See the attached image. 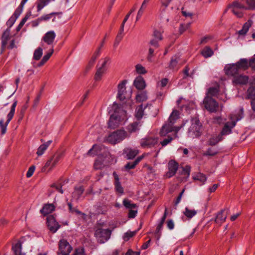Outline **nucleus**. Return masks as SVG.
Here are the masks:
<instances>
[{"label": "nucleus", "mask_w": 255, "mask_h": 255, "mask_svg": "<svg viewBox=\"0 0 255 255\" xmlns=\"http://www.w3.org/2000/svg\"><path fill=\"white\" fill-rule=\"evenodd\" d=\"M112 110L114 113L110 116L108 126L111 128H115L127 119V113L123 107L116 104L113 105Z\"/></svg>", "instance_id": "obj_1"}, {"label": "nucleus", "mask_w": 255, "mask_h": 255, "mask_svg": "<svg viewBox=\"0 0 255 255\" xmlns=\"http://www.w3.org/2000/svg\"><path fill=\"white\" fill-rule=\"evenodd\" d=\"M180 113L178 111L174 110L171 114L167 123L164 124L160 131V135L162 137L166 136L168 133L172 131L178 132L181 128L180 127L174 126L176 121L179 119Z\"/></svg>", "instance_id": "obj_2"}, {"label": "nucleus", "mask_w": 255, "mask_h": 255, "mask_svg": "<svg viewBox=\"0 0 255 255\" xmlns=\"http://www.w3.org/2000/svg\"><path fill=\"white\" fill-rule=\"evenodd\" d=\"M247 69V59L242 58L236 63L227 64L224 68V71L226 75L233 76L234 78L239 75L241 70H246Z\"/></svg>", "instance_id": "obj_3"}, {"label": "nucleus", "mask_w": 255, "mask_h": 255, "mask_svg": "<svg viewBox=\"0 0 255 255\" xmlns=\"http://www.w3.org/2000/svg\"><path fill=\"white\" fill-rule=\"evenodd\" d=\"M235 15L239 17H242L244 10L255 9V0H246V5H244L239 1H234L229 6Z\"/></svg>", "instance_id": "obj_4"}, {"label": "nucleus", "mask_w": 255, "mask_h": 255, "mask_svg": "<svg viewBox=\"0 0 255 255\" xmlns=\"http://www.w3.org/2000/svg\"><path fill=\"white\" fill-rule=\"evenodd\" d=\"M244 116L243 108H241L238 111L231 116V122H227L225 124L221 134L223 135L229 134L232 132V129L236 125V122L241 120Z\"/></svg>", "instance_id": "obj_5"}, {"label": "nucleus", "mask_w": 255, "mask_h": 255, "mask_svg": "<svg viewBox=\"0 0 255 255\" xmlns=\"http://www.w3.org/2000/svg\"><path fill=\"white\" fill-rule=\"evenodd\" d=\"M202 132V125L197 117L192 118L191 120V126L188 131V136L192 138L199 137Z\"/></svg>", "instance_id": "obj_6"}, {"label": "nucleus", "mask_w": 255, "mask_h": 255, "mask_svg": "<svg viewBox=\"0 0 255 255\" xmlns=\"http://www.w3.org/2000/svg\"><path fill=\"white\" fill-rule=\"evenodd\" d=\"M128 136V133L124 130H117L110 133L107 137V141L109 143L115 144L120 142L127 137Z\"/></svg>", "instance_id": "obj_7"}, {"label": "nucleus", "mask_w": 255, "mask_h": 255, "mask_svg": "<svg viewBox=\"0 0 255 255\" xmlns=\"http://www.w3.org/2000/svg\"><path fill=\"white\" fill-rule=\"evenodd\" d=\"M16 105L17 101H15L11 106L10 110L7 115V120L5 123H4L3 119L0 120V129L2 135L6 133L7 125L14 116Z\"/></svg>", "instance_id": "obj_8"}, {"label": "nucleus", "mask_w": 255, "mask_h": 255, "mask_svg": "<svg viewBox=\"0 0 255 255\" xmlns=\"http://www.w3.org/2000/svg\"><path fill=\"white\" fill-rule=\"evenodd\" d=\"M111 234L112 231L109 229L98 228L95 231V237L98 243L104 244L110 239Z\"/></svg>", "instance_id": "obj_9"}, {"label": "nucleus", "mask_w": 255, "mask_h": 255, "mask_svg": "<svg viewBox=\"0 0 255 255\" xmlns=\"http://www.w3.org/2000/svg\"><path fill=\"white\" fill-rule=\"evenodd\" d=\"M158 140V138L155 136L147 135L140 140V144L142 148H149L154 146Z\"/></svg>", "instance_id": "obj_10"}, {"label": "nucleus", "mask_w": 255, "mask_h": 255, "mask_svg": "<svg viewBox=\"0 0 255 255\" xmlns=\"http://www.w3.org/2000/svg\"><path fill=\"white\" fill-rule=\"evenodd\" d=\"M72 249L71 246L66 240H60L58 244L57 255H69Z\"/></svg>", "instance_id": "obj_11"}, {"label": "nucleus", "mask_w": 255, "mask_h": 255, "mask_svg": "<svg viewBox=\"0 0 255 255\" xmlns=\"http://www.w3.org/2000/svg\"><path fill=\"white\" fill-rule=\"evenodd\" d=\"M204 104L206 109L210 112H215L219 108L217 102L212 98L207 96L204 100Z\"/></svg>", "instance_id": "obj_12"}, {"label": "nucleus", "mask_w": 255, "mask_h": 255, "mask_svg": "<svg viewBox=\"0 0 255 255\" xmlns=\"http://www.w3.org/2000/svg\"><path fill=\"white\" fill-rule=\"evenodd\" d=\"M127 81L126 80L122 81L121 82L118 86V98L121 101H124V100L129 98L130 97V94H127L126 91V84Z\"/></svg>", "instance_id": "obj_13"}, {"label": "nucleus", "mask_w": 255, "mask_h": 255, "mask_svg": "<svg viewBox=\"0 0 255 255\" xmlns=\"http://www.w3.org/2000/svg\"><path fill=\"white\" fill-rule=\"evenodd\" d=\"M61 152L55 153L45 163V167H48L49 170L52 169L62 157Z\"/></svg>", "instance_id": "obj_14"}, {"label": "nucleus", "mask_w": 255, "mask_h": 255, "mask_svg": "<svg viewBox=\"0 0 255 255\" xmlns=\"http://www.w3.org/2000/svg\"><path fill=\"white\" fill-rule=\"evenodd\" d=\"M47 225L49 230L52 233H55L60 227L53 215L47 217Z\"/></svg>", "instance_id": "obj_15"}, {"label": "nucleus", "mask_w": 255, "mask_h": 255, "mask_svg": "<svg viewBox=\"0 0 255 255\" xmlns=\"http://www.w3.org/2000/svg\"><path fill=\"white\" fill-rule=\"evenodd\" d=\"M228 213V210L224 209L221 210L217 214L215 218L214 219L215 222L219 226H221L226 221Z\"/></svg>", "instance_id": "obj_16"}, {"label": "nucleus", "mask_w": 255, "mask_h": 255, "mask_svg": "<svg viewBox=\"0 0 255 255\" xmlns=\"http://www.w3.org/2000/svg\"><path fill=\"white\" fill-rule=\"evenodd\" d=\"M178 168V163L174 160H171L168 164V171L166 174L167 178H170L174 176Z\"/></svg>", "instance_id": "obj_17"}, {"label": "nucleus", "mask_w": 255, "mask_h": 255, "mask_svg": "<svg viewBox=\"0 0 255 255\" xmlns=\"http://www.w3.org/2000/svg\"><path fill=\"white\" fill-rule=\"evenodd\" d=\"M10 29L7 28L4 30L1 36V50L3 51L6 47L7 44V41L10 38Z\"/></svg>", "instance_id": "obj_18"}, {"label": "nucleus", "mask_w": 255, "mask_h": 255, "mask_svg": "<svg viewBox=\"0 0 255 255\" xmlns=\"http://www.w3.org/2000/svg\"><path fill=\"white\" fill-rule=\"evenodd\" d=\"M56 37L54 31H49L46 32L42 38V40L48 45H52Z\"/></svg>", "instance_id": "obj_19"}, {"label": "nucleus", "mask_w": 255, "mask_h": 255, "mask_svg": "<svg viewBox=\"0 0 255 255\" xmlns=\"http://www.w3.org/2000/svg\"><path fill=\"white\" fill-rule=\"evenodd\" d=\"M247 97L249 99H252L251 106L252 110L255 111V87L252 86L247 90Z\"/></svg>", "instance_id": "obj_20"}, {"label": "nucleus", "mask_w": 255, "mask_h": 255, "mask_svg": "<svg viewBox=\"0 0 255 255\" xmlns=\"http://www.w3.org/2000/svg\"><path fill=\"white\" fill-rule=\"evenodd\" d=\"M84 189L82 186H76L72 195V200H78L82 195Z\"/></svg>", "instance_id": "obj_21"}, {"label": "nucleus", "mask_w": 255, "mask_h": 255, "mask_svg": "<svg viewBox=\"0 0 255 255\" xmlns=\"http://www.w3.org/2000/svg\"><path fill=\"white\" fill-rule=\"evenodd\" d=\"M177 132L176 131H172L168 133L165 136H167V138L164 139L160 142V144L162 146H165L170 143L172 140L177 137Z\"/></svg>", "instance_id": "obj_22"}, {"label": "nucleus", "mask_w": 255, "mask_h": 255, "mask_svg": "<svg viewBox=\"0 0 255 255\" xmlns=\"http://www.w3.org/2000/svg\"><path fill=\"white\" fill-rule=\"evenodd\" d=\"M134 86L138 90H142L146 87L145 82L142 77L137 76L134 81Z\"/></svg>", "instance_id": "obj_23"}, {"label": "nucleus", "mask_w": 255, "mask_h": 255, "mask_svg": "<svg viewBox=\"0 0 255 255\" xmlns=\"http://www.w3.org/2000/svg\"><path fill=\"white\" fill-rule=\"evenodd\" d=\"M249 78L248 76L243 75H238L234 78L233 82L236 84H246L248 83Z\"/></svg>", "instance_id": "obj_24"}, {"label": "nucleus", "mask_w": 255, "mask_h": 255, "mask_svg": "<svg viewBox=\"0 0 255 255\" xmlns=\"http://www.w3.org/2000/svg\"><path fill=\"white\" fill-rule=\"evenodd\" d=\"M124 152L126 154L127 158L128 159H131L135 157L139 153V151L136 148H127L125 149Z\"/></svg>", "instance_id": "obj_25"}, {"label": "nucleus", "mask_w": 255, "mask_h": 255, "mask_svg": "<svg viewBox=\"0 0 255 255\" xmlns=\"http://www.w3.org/2000/svg\"><path fill=\"white\" fill-rule=\"evenodd\" d=\"M55 210V207L52 204H47L43 206V208L41 209L40 212L42 214L46 216Z\"/></svg>", "instance_id": "obj_26"}, {"label": "nucleus", "mask_w": 255, "mask_h": 255, "mask_svg": "<svg viewBox=\"0 0 255 255\" xmlns=\"http://www.w3.org/2000/svg\"><path fill=\"white\" fill-rule=\"evenodd\" d=\"M141 124L140 122H134L127 127V130L129 133L135 132L139 129Z\"/></svg>", "instance_id": "obj_27"}, {"label": "nucleus", "mask_w": 255, "mask_h": 255, "mask_svg": "<svg viewBox=\"0 0 255 255\" xmlns=\"http://www.w3.org/2000/svg\"><path fill=\"white\" fill-rule=\"evenodd\" d=\"M12 250L14 255H25V253L22 252V244L18 242L12 246Z\"/></svg>", "instance_id": "obj_28"}, {"label": "nucleus", "mask_w": 255, "mask_h": 255, "mask_svg": "<svg viewBox=\"0 0 255 255\" xmlns=\"http://www.w3.org/2000/svg\"><path fill=\"white\" fill-rule=\"evenodd\" d=\"M159 1L160 4L159 12L160 14H162L165 12L167 7L172 0H159Z\"/></svg>", "instance_id": "obj_29"}, {"label": "nucleus", "mask_w": 255, "mask_h": 255, "mask_svg": "<svg viewBox=\"0 0 255 255\" xmlns=\"http://www.w3.org/2000/svg\"><path fill=\"white\" fill-rule=\"evenodd\" d=\"M253 21L252 20H248L243 25L241 30H239L238 33L240 35H244L248 31L250 27L252 25Z\"/></svg>", "instance_id": "obj_30"}, {"label": "nucleus", "mask_w": 255, "mask_h": 255, "mask_svg": "<svg viewBox=\"0 0 255 255\" xmlns=\"http://www.w3.org/2000/svg\"><path fill=\"white\" fill-rule=\"evenodd\" d=\"M197 213V212L196 210L189 209L188 207H186L185 210L183 211L184 215L189 219H191L195 216Z\"/></svg>", "instance_id": "obj_31"}, {"label": "nucleus", "mask_w": 255, "mask_h": 255, "mask_svg": "<svg viewBox=\"0 0 255 255\" xmlns=\"http://www.w3.org/2000/svg\"><path fill=\"white\" fill-rule=\"evenodd\" d=\"M222 139V135L221 134L218 135H213L209 139L208 143L210 145H215Z\"/></svg>", "instance_id": "obj_32"}, {"label": "nucleus", "mask_w": 255, "mask_h": 255, "mask_svg": "<svg viewBox=\"0 0 255 255\" xmlns=\"http://www.w3.org/2000/svg\"><path fill=\"white\" fill-rule=\"evenodd\" d=\"M123 205L127 209H134L137 208V205L135 204L131 203V202L128 199H125L123 200Z\"/></svg>", "instance_id": "obj_33"}, {"label": "nucleus", "mask_w": 255, "mask_h": 255, "mask_svg": "<svg viewBox=\"0 0 255 255\" xmlns=\"http://www.w3.org/2000/svg\"><path fill=\"white\" fill-rule=\"evenodd\" d=\"M135 71L138 74L143 75L147 73V71L145 68L141 64H137L135 66Z\"/></svg>", "instance_id": "obj_34"}, {"label": "nucleus", "mask_w": 255, "mask_h": 255, "mask_svg": "<svg viewBox=\"0 0 255 255\" xmlns=\"http://www.w3.org/2000/svg\"><path fill=\"white\" fill-rule=\"evenodd\" d=\"M213 53V51L209 47H205L201 52L202 55L205 58L211 57Z\"/></svg>", "instance_id": "obj_35"}, {"label": "nucleus", "mask_w": 255, "mask_h": 255, "mask_svg": "<svg viewBox=\"0 0 255 255\" xmlns=\"http://www.w3.org/2000/svg\"><path fill=\"white\" fill-rule=\"evenodd\" d=\"M143 113L144 109L143 108V105H141L136 109L135 116L138 120H139L142 118L143 115Z\"/></svg>", "instance_id": "obj_36"}, {"label": "nucleus", "mask_w": 255, "mask_h": 255, "mask_svg": "<svg viewBox=\"0 0 255 255\" xmlns=\"http://www.w3.org/2000/svg\"><path fill=\"white\" fill-rule=\"evenodd\" d=\"M106 71H105L104 69L98 68L94 76V80L96 81H100L103 75L106 73Z\"/></svg>", "instance_id": "obj_37"}, {"label": "nucleus", "mask_w": 255, "mask_h": 255, "mask_svg": "<svg viewBox=\"0 0 255 255\" xmlns=\"http://www.w3.org/2000/svg\"><path fill=\"white\" fill-rule=\"evenodd\" d=\"M147 98V93L145 91L139 93L136 96V101L138 102L145 101Z\"/></svg>", "instance_id": "obj_38"}, {"label": "nucleus", "mask_w": 255, "mask_h": 255, "mask_svg": "<svg viewBox=\"0 0 255 255\" xmlns=\"http://www.w3.org/2000/svg\"><path fill=\"white\" fill-rule=\"evenodd\" d=\"M54 0H39L37 5V11H40L45 6L47 5L51 1Z\"/></svg>", "instance_id": "obj_39"}, {"label": "nucleus", "mask_w": 255, "mask_h": 255, "mask_svg": "<svg viewBox=\"0 0 255 255\" xmlns=\"http://www.w3.org/2000/svg\"><path fill=\"white\" fill-rule=\"evenodd\" d=\"M178 58L172 57L169 65L170 68L172 70H177L179 68V66H178Z\"/></svg>", "instance_id": "obj_40"}, {"label": "nucleus", "mask_w": 255, "mask_h": 255, "mask_svg": "<svg viewBox=\"0 0 255 255\" xmlns=\"http://www.w3.org/2000/svg\"><path fill=\"white\" fill-rule=\"evenodd\" d=\"M53 53V47L49 50V51L47 52L42 58L41 61L39 64V66L43 65L47 60L49 59L52 53Z\"/></svg>", "instance_id": "obj_41"}, {"label": "nucleus", "mask_w": 255, "mask_h": 255, "mask_svg": "<svg viewBox=\"0 0 255 255\" xmlns=\"http://www.w3.org/2000/svg\"><path fill=\"white\" fill-rule=\"evenodd\" d=\"M194 179L200 181L201 184H204L207 180V177L203 173H198L194 176Z\"/></svg>", "instance_id": "obj_42"}, {"label": "nucleus", "mask_w": 255, "mask_h": 255, "mask_svg": "<svg viewBox=\"0 0 255 255\" xmlns=\"http://www.w3.org/2000/svg\"><path fill=\"white\" fill-rule=\"evenodd\" d=\"M96 55H92L91 59L89 60L88 63L85 68L86 72L88 71L94 65L95 61L96 60Z\"/></svg>", "instance_id": "obj_43"}, {"label": "nucleus", "mask_w": 255, "mask_h": 255, "mask_svg": "<svg viewBox=\"0 0 255 255\" xmlns=\"http://www.w3.org/2000/svg\"><path fill=\"white\" fill-rule=\"evenodd\" d=\"M42 55V49L41 47H38L35 50L33 53V59L35 60H38Z\"/></svg>", "instance_id": "obj_44"}, {"label": "nucleus", "mask_w": 255, "mask_h": 255, "mask_svg": "<svg viewBox=\"0 0 255 255\" xmlns=\"http://www.w3.org/2000/svg\"><path fill=\"white\" fill-rule=\"evenodd\" d=\"M56 14H58V13L52 12L48 14L44 15L38 18L37 20L39 22L42 20H48L50 19L54 15Z\"/></svg>", "instance_id": "obj_45"}, {"label": "nucleus", "mask_w": 255, "mask_h": 255, "mask_svg": "<svg viewBox=\"0 0 255 255\" xmlns=\"http://www.w3.org/2000/svg\"><path fill=\"white\" fill-rule=\"evenodd\" d=\"M24 5H22V3H20V5L14 11L12 15L17 18L22 12Z\"/></svg>", "instance_id": "obj_46"}, {"label": "nucleus", "mask_w": 255, "mask_h": 255, "mask_svg": "<svg viewBox=\"0 0 255 255\" xmlns=\"http://www.w3.org/2000/svg\"><path fill=\"white\" fill-rule=\"evenodd\" d=\"M136 232L128 231L124 235L123 239L125 241H128L130 238L134 236Z\"/></svg>", "instance_id": "obj_47"}, {"label": "nucleus", "mask_w": 255, "mask_h": 255, "mask_svg": "<svg viewBox=\"0 0 255 255\" xmlns=\"http://www.w3.org/2000/svg\"><path fill=\"white\" fill-rule=\"evenodd\" d=\"M191 26V23L190 22L187 23L186 24H180L179 27V32L180 34L183 33L186 30L188 29Z\"/></svg>", "instance_id": "obj_48"}, {"label": "nucleus", "mask_w": 255, "mask_h": 255, "mask_svg": "<svg viewBox=\"0 0 255 255\" xmlns=\"http://www.w3.org/2000/svg\"><path fill=\"white\" fill-rule=\"evenodd\" d=\"M94 168L96 169H100L104 166L103 162L100 159H97L94 163Z\"/></svg>", "instance_id": "obj_49"}, {"label": "nucleus", "mask_w": 255, "mask_h": 255, "mask_svg": "<svg viewBox=\"0 0 255 255\" xmlns=\"http://www.w3.org/2000/svg\"><path fill=\"white\" fill-rule=\"evenodd\" d=\"M47 149L43 144H41L37 149L36 154L38 156H41Z\"/></svg>", "instance_id": "obj_50"}, {"label": "nucleus", "mask_w": 255, "mask_h": 255, "mask_svg": "<svg viewBox=\"0 0 255 255\" xmlns=\"http://www.w3.org/2000/svg\"><path fill=\"white\" fill-rule=\"evenodd\" d=\"M99 148V146L96 144L93 146V147L90 149L88 152L89 155H95L98 154V150Z\"/></svg>", "instance_id": "obj_51"}, {"label": "nucleus", "mask_w": 255, "mask_h": 255, "mask_svg": "<svg viewBox=\"0 0 255 255\" xmlns=\"http://www.w3.org/2000/svg\"><path fill=\"white\" fill-rule=\"evenodd\" d=\"M110 59L108 57L105 58L104 59L101 60L102 64L101 65L99 68L104 69L105 71H107V64L109 61Z\"/></svg>", "instance_id": "obj_52"}, {"label": "nucleus", "mask_w": 255, "mask_h": 255, "mask_svg": "<svg viewBox=\"0 0 255 255\" xmlns=\"http://www.w3.org/2000/svg\"><path fill=\"white\" fill-rule=\"evenodd\" d=\"M16 18L12 15L7 21L6 24L7 26H8V28L10 29V27H11L15 23Z\"/></svg>", "instance_id": "obj_53"}, {"label": "nucleus", "mask_w": 255, "mask_h": 255, "mask_svg": "<svg viewBox=\"0 0 255 255\" xmlns=\"http://www.w3.org/2000/svg\"><path fill=\"white\" fill-rule=\"evenodd\" d=\"M217 153V151L213 148H209L204 154V155L208 156H214Z\"/></svg>", "instance_id": "obj_54"}, {"label": "nucleus", "mask_w": 255, "mask_h": 255, "mask_svg": "<svg viewBox=\"0 0 255 255\" xmlns=\"http://www.w3.org/2000/svg\"><path fill=\"white\" fill-rule=\"evenodd\" d=\"M218 89L217 88H215V87L210 88L208 90V96H209V97H210V96H216L217 95V94L218 93Z\"/></svg>", "instance_id": "obj_55"}, {"label": "nucleus", "mask_w": 255, "mask_h": 255, "mask_svg": "<svg viewBox=\"0 0 255 255\" xmlns=\"http://www.w3.org/2000/svg\"><path fill=\"white\" fill-rule=\"evenodd\" d=\"M247 62L248 63V68L250 67L253 69L255 70V57L252 58L248 60L247 59Z\"/></svg>", "instance_id": "obj_56"}, {"label": "nucleus", "mask_w": 255, "mask_h": 255, "mask_svg": "<svg viewBox=\"0 0 255 255\" xmlns=\"http://www.w3.org/2000/svg\"><path fill=\"white\" fill-rule=\"evenodd\" d=\"M153 35L154 37V39H157L158 40H161L162 39V35L161 32L158 30H154L153 33Z\"/></svg>", "instance_id": "obj_57"}, {"label": "nucleus", "mask_w": 255, "mask_h": 255, "mask_svg": "<svg viewBox=\"0 0 255 255\" xmlns=\"http://www.w3.org/2000/svg\"><path fill=\"white\" fill-rule=\"evenodd\" d=\"M137 165L136 163H135V161L128 162L125 166V169L126 170H129L131 169H133L135 168V166Z\"/></svg>", "instance_id": "obj_58"}, {"label": "nucleus", "mask_w": 255, "mask_h": 255, "mask_svg": "<svg viewBox=\"0 0 255 255\" xmlns=\"http://www.w3.org/2000/svg\"><path fill=\"white\" fill-rule=\"evenodd\" d=\"M168 82V80L167 78L162 79L160 82L158 83V86L161 88L165 87Z\"/></svg>", "instance_id": "obj_59"}, {"label": "nucleus", "mask_w": 255, "mask_h": 255, "mask_svg": "<svg viewBox=\"0 0 255 255\" xmlns=\"http://www.w3.org/2000/svg\"><path fill=\"white\" fill-rule=\"evenodd\" d=\"M74 255H85L84 249L82 248L76 249L74 253Z\"/></svg>", "instance_id": "obj_60"}, {"label": "nucleus", "mask_w": 255, "mask_h": 255, "mask_svg": "<svg viewBox=\"0 0 255 255\" xmlns=\"http://www.w3.org/2000/svg\"><path fill=\"white\" fill-rule=\"evenodd\" d=\"M35 168V167L34 166H31L29 168L26 173V177L27 178L30 177L33 175Z\"/></svg>", "instance_id": "obj_61"}, {"label": "nucleus", "mask_w": 255, "mask_h": 255, "mask_svg": "<svg viewBox=\"0 0 255 255\" xmlns=\"http://www.w3.org/2000/svg\"><path fill=\"white\" fill-rule=\"evenodd\" d=\"M115 189L117 192H118L120 193H123L124 192V189L122 187L120 182V183H115Z\"/></svg>", "instance_id": "obj_62"}, {"label": "nucleus", "mask_w": 255, "mask_h": 255, "mask_svg": "<svg viewBox=\"0 0 255 255\" xmlns=\"http://www.w3.org/2000/svg\"><path fill=\"white\" fill-rule=\"evenodd\" d=\"M137 211L136 210H132L130 209L129 210L128 212V218H134L137 214Z\"/></svg>", "instance_id": "obj_63"}, {"label": "nucleus", "mask_w": 255, "mask_h": 255, "mask_svg": "<svg viewBox=\"0 0 255 255\" xmlns=\"http://www.w3.org/2000/svg\"><path fill=\"white\" fill-rule=\"evenodd\" d=\"M159 40L153 38L150 41L151 46L154 48H157L159 46L158 42Z\"/></svg>", "instance_id": "obj_64"}]
</instances>
